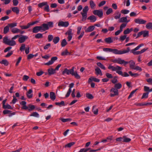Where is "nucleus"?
<instances>
[{
  "instance_id": "obj_1",
  "label": "nucleus",
  "mask_w": 152,
  "mask_h": 152,
  "mask_svg": "<svg viewBox=\"0 0 152 152\" xmlns=\"http://www.w3.org/2000/svg\"><path fill=\"white\" fill-rule=\"evenodd\" d=\"M103 51L105 52H112L113 53L116 55H121L123 54L127 53L130 50L129 48L128 47L126 50H118L116 49H112L110 48H104Z\"/></svg>"
},
{
  "instance_id": "obj_2",
  "label": "nucleus",
  "mask_w": 152,
  "mask_h": 152,
  "mask_svg": "<svg viewBox=\"0 0 152 152\" xmlns=\"http://www.w3.org/2000/svg\"><path fill=\"white\" fill-rule=\"evenodd\" d=\"M112 61L114 63H117L120 64H123L124 66L128 64L129 62L125 61L124 60L120 58H115Z\"/></svg>"
},
{
  "instance_id": "obj_3",
  "label": "nucleus",
  "mask_w": 152,
  "mask_h": 152,
  "mask_svg": "<svg viewBox=\"0 0 152 152\" xmlns=\"http://www.w3.org/2000/svg\"><path fill=\"white\" fill-rule=\"evenodd\" d=\"M45 31L42 24L40 26H36L34 27L32 30L33 33H37L39 31L43 32Z\"/></svg>"
},
{
  "instance_id": "obj_4",
  "label": "nucleus",
  "mask_w": 152,
  "mask_h": 152,
  "mask_svg": "<svg viewBox=\"0 0 152 152\" xmlns=\"http://www.w3.org/2000/svg\"><path fill=\"white\" fill-rule=\"evenodd\" d=\"M42 26L44 28L45 31L49 29V28H52L53 26V23L52 21L48 22L47 23H44L42 24Z\"/></svg>"
},
{
  "instance_id": "obj_5",
  "label": "nucleus",
  "mask_w": 152,
  "mask_h": 152,
  "mask_svg": "<svg viewBox=\"0 0 152 152\" xmlns=\"http://www.w3.org/2000/svg\"><path fill=\"white\" fill-rule=\"evenodd\" d=\"M110 92L111 93L110 94L111 97H114L118 95V91L116 88H112Z\"/></svg>"
},
{
  "instance_id": "obj_6",
  "label": "nucleus",
  "mask_w": 152,
  "mask_h": 152,
  "mask_svg": "<svg viewBox=\"0 0 152 152\" xmlns=\"http://www.w3.org/2000/svg\"><path fill=\"white\" fill-rule=\"evenodd\" d=\"M108 69H109L111 70L112 71H117L121 70L122 68L118 66L114 67L111 65H109L108 67Z\"/></svg>"
},
{
  "instance_id": "obj_7",
  "label": "nucleus",
  "mask_w": 152,
  "mask_h": 152,
  "mask_svg": "<svg viewBox=\"0 0 152 152\" xmlns=\"http://www.w3.org/2000/svg\"><path fill=\"white\" fill-rule=\"evenodd\" d=\"M93 13L95 15L98 16L99 17H102L103 15V12L102 10H95L93 12Z\"/></svg>"
},
{
  "instance_id": "obj_8",
  "label": "nucleus",
  "mask_w": 152,
  "mask_h": 152,
  "mask_svg": "<svg viewBox=\"0 0 152 152\" xmlns=\"http://www.w3.org/2000/svg\"><path fill=\"white\" fill-rule=\"evenodd\" d=\"M20 37H19L18 41L20 43H23L25 42L26 40L28 38V37L26 35H20Z\"/></svg>"
},
{
  "instance_id": "obj_9",
  "label": "nucleus",
  "mask_w": 152,
  "mask_h": 152,
  "mask_svg": "<svg viewBox=\"0 0 152 152\" xmlns=\"http://www.w3.org/2000/svg\"><path fill=\"white\" fill-rule=\"evenodd\" d=\"M134 22L136 23L140 24H144L146 21L141 18H136L134 20Z\"/></svg>"
},
{
  "instance_id": "obj_10",
  "label": "nucleus",
  "mask_w": 152,
  "mask_h": 152,
  "mask_svg": "<svg viewBox=\"0 0 152 152\" xmlns=\"http://www.w3.org/2000/svg\"><path fill=\"white\" fill-rule=\"evenodd\" d=\"M69 24V23L68 21H60L58 23V26H59L66 27L68 26Z\"/></svg>"
},
{
  "instance_id": "obj_11",
  "label": "nucleus",
  "mask_w": 152,
  "mask_h": 152,
  "mask_svg": "<svg viewBox=\"0 0 152 152\" xmlns=\"http://www.w3.org/2000/svg\"><path fill=\"white\" fill-rule=\"evenodd\" d=\"M73 67L70 69H68L67 68H65L62 72V74L63 75H64L65 74H66L67 75H69L70 74L71 75Z\"/></svg>"
},
{
  "instance_id": "obj_12",
  "label": "nucleus",
  "mask_w": 152,
  "mask_h": 152,
  "mask_svg": "<svg viewBox=\"0 0 152 152\" xmlns=\"http://www.w3.org/2000/svg\"><path fill=\"white\" fill-rule=\"evenodd\" d=\"M75 67H73V71L71 73V75L72 76H74L75 77L76 79H79L80 77V76L77 74V71H75L74 72V69Z\"/></svg>"
},
{
  "instance_id": "obj_13",
  "label": "nucleus",
  "mask_w": 152,
  "mask_h": 152,
  "mask_svg": "<svg viewBox=\"0 0 152 152\" xmlns=\"http://www.w3.org/2000/svg\"><path fill=\"white\" fill-rule=\"evenodd\" d=\"M93 81L96 82H99L100 81V80L99 79L96 78L94 77H91L89 78L88 80V83H89Z\"/></svg>"
},
{
  "instance_id": "obj_14",
  "label": "nucleus",
  "mask_w": 152,
  "mask_h": 152,
  "mask_svg": "<svg viewBox=\"0 0 152 152\" xmlns=\"http://www.w3.org/2000/svg\"><path fill=\"white\" fill-rule=\"evenodd\" d=\"M90 20L91 22H94L96 20V18L94 15H92L89 16L87 18Z\"/></svg>"
},
{
  "instance_id": "obj_15",
  "label": "nucleus",
  "mask_w": 152,
  "mask_h": 152,
  "mask_svg": "<svg viewBox=\"0 0 152 152\" xmlns=\"http://www.w3.org/2000/svg\"><path fill=\"white\" fill-rule=\"evenodd\" d=\"M116 73L123 77H127L129 76V74L127 72H124V74L122 72L121 70L116 71Z\"/></svg>"
},
{
  "instance_id": "obj_16",
  "label": "nucleus",
  "mask_w": 152,
  "mask_h": 152,
  "mask_svg": "<svg viewBox=\"0 0 152 152\" xmlns=\"http://www.w3.org/2000/svg\"><path fill=\"white\" fill-rule=\"evenodd\" d=\"M94 26H91L88 27L86 30L85 32H89L93 31L95 29Z\"/></svg>"
},
{
  "instance_id": "obj_17",
  "label": "nucleus",
  "mask_w": 152,
  "mask_h": 152,
  "mask_svg": "<svg viewBox=\"0 0 152 152\" xmlns=\"http://www.w3.org/2000/svg\"><path fill=\"white\" fill-rule=\"evenodd\" d=\"M48 74L49 75H52L56 73V72L55 69H53L52 68H49L48 69Z\"/></svg>"
},
{
  "instance_id": "obj_18",
  "label": "nucleus",
  "mask_w": 152,
  "mask_h": 152,
  "mask_svg": "<svg viewBox=\"0 0 152 152\" xmlns=\"http://www.w3.org/2000/svg\"><path fill=\"white\" fill-rule=\"evenodd\" d=\"M95 71L96 74L97 75H99L100 76H102V72L99 68L97 67L95 69Z\"/></svg>"
},
{
  "instance_id": "obj_19",
  "label": "nucleus",
  "mask_w": 152,
  "mask_h": 152,
  "mask_svg": "<svg viewBox=\"0 0 152 152\" xmlns=\"http://www.w3.org/2000/svg\"><path fill=\"white\" fill-rule=\"evenodd\" d=\"M11 31L13 34L18 33L20 31V29L16 28H14L11 29Z\"/></svg>"
},
{
  "instance_id": "obj_20",
  "label": "nucleus",
  "mask_w": 152,
  "mask_h": 152,
  "mask_svg": "<svg viewBox=\"0 0 152 152\" xmlns=\"http://www.w3.org/2000/svg\"><path fill=\"white\" fill-rule=\"evenodd\" d=\"M32 89H29L28 91L27 92L26 94L27 97L29 99H30L32 97V94H31L32 92Z\"/></svg>"
},
{
  "instance_id": "obj_21",
  "label": "nucleus",
  "mask_w": 152,
  "mask_h": 152,
  "mask_svg": "<svg viewBox=\"0 0 152 152\" xmlns=\"http://www.w3.org/2000/svg\"><path fill=\"white\" fill-rule=\"evenodd\" d=\"M16 43L15 41L12 39L11 40H9L8 44H7V45L12 46H14L16 45Z\"/></svg>"
},
{
  "instance_id": "obj_22",
  "label": "nucleus",
  "mask_w": 152,
  "mask_h": 152,
  "mask_svg": "<svg viewBox=\"0 0 152 152\" xmlns=\"http://www.w3.org/2000/svg\"><path fill=\"white\" fill-rule=\"evenodd\" d=\"M50 98L52 100H54L56 99V95L54 92H51L50 94Z\"/></svg>"
},
{
  "instance_id": "obj_23",
  "label": "nucleus",
  "mask_w": 152,
  "mask_h": 152,
  "mask_svg": "<svg viewBox=\"0 0 152 152\" xmlns=\"http://www.w3.org/2000/svg\"><path fill=\"white\" fill-rule=\"evenodd\" d=\"M104 41L106 42L107 43L110 44L113 42V41L110 37H108L104 39Z\"/></svg>"
},
{
  "instance_id": "obj_24",
  "label": "nucleus",
  "mask_w": 152,
  "mask_h": 152,
  "mask_svg": "<svg viewBox=\"0 0 152 152\" xmlns=\"http://www.w3.org/2000/svg\"><path fill=\"white\" fill-rule=\"evenodd\" d=\"M127 16L122 17L118 20V21L119 23H126V18Z\"/></svg>"
},
{
  "instance_id": "obj_25",
  "label": "nucleus",
  "mask_w": 152,
  "mask_h": 152,
  "mask_svg": "<svg viewBox=\"0 0 152 152\" xmlns=\"http://www.w3.org/2000/svg\"><path fill=\"white\" fill-rule=\"evenodd\" d=\"M80 13L82 16L83 18L82 19V20H85L87 18V13L81 12Z\"/></svg>"
},
{
  "instance_id": "obj_26",
  "label": "nucleus",
  "mask_w": 152,
  "mask_h": 152,
  "mask_svg": "<svg viewBox=\"0 0 152 152\" xmlns=\"http://www.w3.org/2000/svg\"><path fill=\"white\" fill-rule=\"evenodd\" d=\"M142 35L143 37H146L149 36V31H147L144 30L142 31Z\"/></svg>"
},
{
  "instance_id": "obj_27",
  "label": "nucleus",
  "mask_w": 152,
  "mask_h": 152,
  "mask_svg": "<svg viewBox=\"0 0 152 152\" xmlns=\"http://www.w3.org/2000/svg\"><path fill=\"white\" fill-rule=\"evenodd\" d=\"M12 11L16 13L17 14H18L19 13V9L16 7H14L12 8Z\"/></svg>"
},
{
  "instance_id": "obj_28",
  "label": "nucleus",
  "mask_w": 152,
  "mask_h": 152,
  "mask_svg": "<svg viewBox=\"0 0 152 152\" xmlns=\"http://www.w3.org/2000/svg\"><path fill=\"white\" fill-rule=\"evenodd\" d=\"M0 63L3 64L5 66H7L9 64L8 62L6 59L2 60L1 61H0Z\"/></svg>"
},
{
  "instance_id": "obj_29",
  "label": "nucleus",
  "mask_w": 152,
  "mask_h": 152,
  "mask_svg": "<svg viewBox=\"0 0 152 152\" xmlns=\"http://www.w3.org/2000/svg\"><path fill=\"white\" fill-rule=\"evenodd\" d=\"M59 37H56L53 38V42L54 44H56L59 42Z\"/></svg>"
},
{
  "instance_id": "obj_30",
  "label": "nucleus",
  "mask_w": 152,
  "mask_h": 152,
  "mask_svg": "<svg viewBox=\"0 0 152 152\" xmlns=\"http://www.w3.org/2000/svg\"><path fill=\"white\" fill-rule=\"evenodd\" d=\"M122 87V85L121 83H118L115 84L114 88H116L117 90L120 89Z\"/></svg>"
},
{
  "instance_id": "obj_31",
  "label": "nucleus",
  "mask_w": 152,
  "mask_h": 152,
  "mask_svg": "<svg viewBox=\"0 0 152 152\" xmlns=\"http://www.w3.org/2000/svg\"><path fill=\"white\" fill-rule=\"evenodd\" d=\"M90 5L92 9H94L96 6V4L94 3L93 1L91 0L90 1Z\"/></svg>"
},
{
  "instance_id": "obj_32",
  "label": "nucleus",
  "mask_w": 152,
  "mask_h": 152,
  "mask_svg": "<svg viewBox=\"0 0 152 152\" xmlns=\"http://www.w3.org/2000/svg\"><path fill=\"white\" fill-rule=\"evenodd\" d=\"M129 63L130 64V67L133 69L135 66V63L132 60L130 61Z\"/></svg>"
},
{
  "instance_id": "obj_33",
  "label": "nucleus",
  "mask_w": 152,
  "mask_h": 152,
  "mask_svg": "<svg viewBox=\"0 0 152 152\" xmlns=\"http://www.w3.org/2000/svg\"><path fill=\"white\" fill-rule=\"evenodd\" d=\"M9 27L8 25L6 26L4 29L3 33L4 34H5L7 33L9 30Z\"/></svg>"
},
{
  "instance_id": "obj_34",
  "label": "nucleus",
  "mask_w": 152,
  "mask_h": 152,
  "mask_svg": "<svg viewBox=\"0 0 152 152\" xmlns=\"http://www.w3.org/2000/svg\"><path fill=\"white\" fill-rule=\"evenodd\" d=\"M35 37L36 39H41L43 38V35L41 33H37L35 35Z\"/></svg>"
},
{
  "instance_id": "obj_35",
  "label": "nucleus",
  "mask_w": 152,
  "mask_h": 152,
  "mask_svg": "<svg viewBox=\"0 0 152 152\" xmlns=\"http://www.w3.org/2000/svg\"><path fill=\"white\" fill-rule=\"evenodd\" d=\"M96 65L101 69L104 70L106 69L105 67L100 62H98L96 63Z\"/></svg>"
},
{
  "instance_id": "obj_36",
  "label": "nucleus",
  "mask_w": 152,
  "mask_h": 152,
  "mask_svg": "<svg viewBox=\"0 0 152 152\" xmlns=\"http://www.w3.org/2000/svg\"><path fill=\"white\" fill-rule=\"evenodd\" d=\"M9 40V39H8V37L7 36H5L3 38V42L5 44L7 45Z\"/></svg>"
},
{
  "instance_id": "obj_37",
  "label": "nucleus",
  "mask_w": 152,
  "mask_h": 152,
  "mask_svg": "<svg viewBox=\"0 0 152 152\" xmlns=\"http://www.w3.org/2000/svg\"><path fill=\"white\" fill-rule=\"evenodd\" d=\"M31 116H34L36 118H39V114L36 112H34L30 115Z\"/></svg>"
},
{
  "instance_id": "obj_38",
  "label": "nucleus",
  "mask_w": 152,
  "mask_h": 152,
  "mask_svg": "<svg viewBox=\"0 0 152 152\" xmlns=\"http://www.w3.org/2000/svg\"><path fill=\"white\" fill-rule=\"evenodd\" d=\"M8 25L11 29L13 28V27L16 26L17 25V23H12L8 24Z\"/></svg>"
},
{
  "instance_id": "obj_39",
  "label": "nucleus",
  "mask_w": 152,
  "mask_h": 152,
  "mask_svg": "<svg viewBox=\"0 0 152 152\" xmlns=\"http://www.w3.org/2000/svg\"><path fill=\"white\" fill-rule=\"evenodd\" d=\"M3 107L4 109H9L12 110L13 109L12 107L9 104H7L6 105H5Z\"/></svg>"
},
{
  "instance_id": "obj_40",
  "label": "nucleus",
  "mask_w": 152,
  "mask_h": 152,
  "mask_svg": "<svg viewBox=\"0 0 152 152\" xmlns=\"http://www.w3.org/2000/svg\"><path fill=\"white\" fill-rule=\"evenodd\" d=\"M67 44V42L65 39H63L61 42V45L62 47H64Z\"/></svg>"
},
{
  "instance_id": "obj_41",
  "label": "nucleus",
  "mask_w": 152,
  "mask_h": 152,
  "mask_svg": "<svg viewBox=\"0 0 152 152\" xmlns=\"http://www.w3.org/2000/svg\"><path fill=\"white\" fill-rule=\"evenodd\" d=\"M146 27L148 29H152V23H149L146 25Z\"/></svg>"
},
{
  "instance_id": "obj_42",
  "label": "nucleus",
  "mask_w": 152,
  "mask_h": 152,
  "mask_svg": "<svg viewBox=\"0 0 152 152\" xmlns=\"http://www.w3.org/2000/svg\"><path fill=\"white\" fill-rule=\"evenodd\" d=\"M75 144V142H72L69 143L65 145V146H64V147L65 148H70L73 145H74Z\"/></svg>"
},
{
  "instance_id": "obj_43",
  "label": "nucleus",
  "mask_w": 152,
  "mask_h": 152,
  "mask_svg": "<svg viewBox=\"0 0 152 152\" xmlns=\"http://www.w3.org/2000/svg\"><path fill=\"white\" fill-rule=\"evenodd\" d=\"M55 104L56 105H59L60 107H61V106L65 105L64 102V101H62L60 102H56L55 103Z\"/></svg>"
},
{
  "instance_id": "obj_44",
  "label": "nucleus",
  "mask_w": 152,
  "mask_h": 152,
  "mask_svg": "<svg viewBox=\"0 0 152 152\" xmlns=\"http://www.w3.org/2000/svg\"><path fill=\"white\" fill-rule=\"evenodd\" d=\"M60 120L63 122H66L68 121H72V119L69 118H61Z\"/></svg>"
},
{
  "instance_id": "obj_45",
  "label": "nucleus",
  "mask_w": 152,
  "mask_h": 152,
  "mask_svg": "<svg viewBox=\"0 0 152 152\" xmlns=\"http://www.w3.org/2000/svg\"><path fill=\"white\" fill-rule=\"evenodd\" d=\"M28 107L30 108V109H28L29 111H31L35 108L34 106L31 104H29L28 105Z\"/></svg>"
},
{
  "instance_id": "obj_46",
  "label": "nucleus",
  "mask_w": 152,
  "mask_h": 152,
  "mask_svg": "<svg viewBox=\"0 0 152 152\" xmlns=\"http://www.w3.org/2000/svg\"><path fill=\"white\" fill-rule=\"evenodd\" d=\"M90 148H83L80 149L79 151V152H87L88 151L90 150Z\"/></svg>"
},
{
  "instance_id": "obj_47",
  "label": "nucleus",
  "mask_w": 152,
  "mask_h": 152,
  "mask_svg": "<svg viewBox=\"0 0 152 152\" xmlns=\"http://www.w3.org/2000/svg\"><path fill=\"white\" fill-rule=\"evenodd\" d=\"M131 140V139L130 138H128L126 137L125 136L124 137L123 142H129Z\"/></svg>"
},
{
  "instance_id": "obj_48",
  "label": "nucleus",
  "mask_w": 152,
  "mask_h": 152,
  "mask_svg": "<svg viewBox=\"0 0 152 152\" xmlns=\"http://www.w3.org/2000/svg\"><path fill=\"white\" fill-rule=\"evenodd\" d=\"M148 92H146L143 93L141 98L142 99L147 98L148 97Z\"/></svg>"
},
{
  "instance_id": "obj_49",
  "label": "nucleus",
  "mask_w": 152,
  "mask_h": 152,
  "mask_svg": "<svg viewBox=\"0 0 152 152\" xmlns=\"http://www.w3.org/2000/svg\"><path fill=\"white\" fill-rule=\"evenodd\" d=\"M66 34H68V35H72V30L71 29H69L65 33Z\"/></svg>"
},
{
  "instance_id": "obj_50",
  "label": "nucleus",
  "mask_w": 152,
  "mask_h": 152,
  "mask_svg": "<svg viewBox=\"0 0 152 152\" xmlns=\"http://www.w3.org/2000/svg\"><path fill=\"white\" fill-rule=\"evenodd\" d=\"M25 49V45L24 44H23L21 45V46L20 47V50L21 51L24 50Z\"/></svg>"
},
{
  "instance_id": "obj_51",
  "label": "nucleus",
  "mask_w": 152,
  "mask_h": 152,
  "mask_svg": "<svg viewBox=\"0 0 152 152\" xmlns=\"http://www.w3.org/2000/svg\"><path fill=\"white\" fill-rule=\"evenodd\" d=\"M47 4V2H43L41 3H40L38 4V6L40 7H42L43 6H45V5H46Z\"/></svg>"
},
{
  "instance_id": "obj_52",
  "label": "nucleus",
  "mask_w": 152,
  "mask_h": 152,
  "mask_svg": "<svg viewBox=\"0 0 152 152\" xmlns=\"http://www.w3.org/2000/svg\"><path fill=\"white\" fill-rule=\"evenodd\" d=\"M45 7L44 8V10L48 12H49L50 11V10L49 9V5L47 4L46 5H45Z\"/></svg>"
},
{
  "instance_id": "obj_53",
  "label": "nucleus",
  "mask_w": 152,
  "mask_h": 152,
  "mask_svg": "<svg viewBox=\"0 0 152 152\" xmlns=\"http://www.w3.org/2000/svg\"><path fill=\"white\" fill-rule=\"evenodd\" d=\"M68 53H69L70 54V53H69L67 50H66L62 52L61 53V55L62 56H65V55H66L68 54Z\"/></svg>"
},
{
  "instance_id": "obj_54",
  "label": "nucleus",
  "mask_w": 152,
  "mask_h": 152,
  "mask_svg": "<svg viewBox=\"0 0 152 152\" xmlns=\"http://www.w3.org/2000/svg\"><path fill=\"white\" fill-rule=\"evenodd\" d=\"M133 50H131V52L133 53L134 55H137L140 54H141V53L140 51H133Z\"/></svg>"
},
{
  "instance_id": "obj_55",
  "label": "nucleus",
  "mask_w": 152,
  "mask_h": 152,
  "mask_svg": "<svg viewBox=\"0 0 152 152\" xmlns=\"http://www.w3.org/2000/svg\"><path fill=\"white\" fill-rule=\"evenodd\" d=\"M113 11V10L112 8H109L107 10V11L106 12V14L107 15H109Z\"/></svg>"
},
{
  "instance_id": "obj_56",
  "label": "nucleus",
  "mask_w": 152,
  "mask_h": 152,
  "mask_svg": "<svg viewBox=\"0 0 152 152\" xmlns=\"http://www.w3.org/2000/svg\"><path fill=\"white\" fill-rule=\"evenodd\" d=\"M53 39V37L52 35H49L48 36V39L49 42L51 41Z\"/></svg>"
},
{
  "instance_id": "obj_57",
  "label": "nucleus",
  "mask_w": 152,
  "mask_h": 152,
  "mask_svg": "<svg viewBox=\"0 0 152 152\" xmlns=\"http://www.w3.org/2000/svg\"><path fill=\"white\" fill-rule=\"evenodd\" d=\"M11 112V111L8 110H4L3 111V113L4 115L9 114Z\"/></svg>"
},
{
  "instance_id": "obj_58",
  "label": "nucleus",
  "mask_w": 152,
  "mask_h": 152,
  "mask_svg": "<svg viewBox=\"0 0 152 152\" xmlns=\"http://www.w3.org/2000/svg\"><path fill=\"white\" fill-rule=\"evenodd\" d=\"M86 96L87 98L91 99H92L94 97L91 94H90L89 93L86 94Z\"/></svg>"
},
{
  "instance_id": "obj_59",
  "label": "nucleus",
  "mask_w": 152,
  "mask_h": 152,
  "mask_svg": "<svg viewBox=\"0 0 152 152\" xmlns=\"http://www.w3.org/2000/svg\"><path fill=\"white\" fill-rule=\"evenodd\" d=\"M121 12L123 14H126L128 13L129 12V11L126 10H123L121 11Z\"/></svg>"
},
{
  "instance_id": "obj_60",
  "label": "nucleus",
  "mask_w": 152,
  "mask_h": 152,
  "mask_svg": "<svg viewBox=\"0 0 152 152\" xmlns=\"http://www.w3.org/2000/svg\"><path fill=\"white\" fill-rule=\"evenodd\" d=\"M126 35H124L121 36L119 38V40L121 41H123L126 39Z\"/></svg>"
},
{
  "instance_id": "obj_61",
  "label": "nucleus",
  "mask_w": 152,
  "mask_h": 152,
  "mask_svg": "<svg viewBox=\"0 0 152 152\" xmlns=\"http://www.w3.org/2000/svg\"><path fill=\"white\" fill-rule=\"evenodd\" d=\"M88 10V7L87 6H85L83 10V12L87 13Z\"/></svg>"
},
{
  "instance_id": "obj_62",
  "label": "nucleus",
  "mask_w": 152,
  "mask_h": 152,
  "mask_svg": "<svg viewBox=\"0 0 152 152\" xmlns=\"http://www.w3.org/2000/svg\"><path fill=\"white\" fill-rule=\"evenodd\" d=\"M29 78V77L26 75H24L23 78V80L25 81H27Z\"/></svg>"
},
{
  "instance_id": "obj_63",
  "label": "nucleus",
  "mask_w": 152,
  "mask_h": 152,
  "mask_svg": "<svg viewBox=\"0 0 152 152\" xmlns=\"http://www.w3.org/2000/svg\"><path fill=\"white\" fill-rule=\"evenodd\" d=\"M106 76L108 78L111 79L113 78V76H112V74L108 73H106Z\"/></svg>"
},
{
  "instance_id": "obj_64",
  "label": "nucleus",
  "mask_w": 152,
  "mask_h": 152,
  "mask_svg": "<svg viewBox=\"0 0 152 152\" xmlns=\"http://www.w3.org/2000/svg\"><path fill=\"white\" fill-rule=\"evenodd\" d=\"M146 80L149 84H152V78L147 79H146Z\"/></svg>"
}]
</instances>
